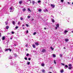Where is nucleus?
Instances as JSON below:
<instances>
[{"label": "nucleus", "mask_w": 73, "mask_h": 73, "mask_svg": "<svg viewBox=\"0 0 73 73\" xmlns=\"http://www.w3.org/2000/svg\"><path fill=\"white\" fill-rule=\"evenodd\" d=\"M11 33L12 34H14L15 33L13 31H12Z\"/></svg>", "instance_id": "34"}, {"label": "nucleus", "mask_w": 73, "mask_h": 73, "mask_svg": "<svg viewBox=\"0 0 73 73\" xmlns=\"http://www.w3.org/2000/svg\"><path fill=\"white\" fill-rule=\"evenodd\" d=\"M26 27H29V25L27 24H26Z\"/></svg>", "instance_id": "31"}, {"label": "nucleus", "mask_w": 73, "mask_h": 73, "mask_svg": "<svg viewBox=\"0 0 73 73\" xmlns=\"http://www.w3.org/2000/svg\"><path fill=\"white\" fill-rule=\"evenodd\" d=\"M55 29H57V27H55Z\"/></svg>", "instance_id": "49"}, {"label": "nucleus", "mask_w": 73, "mask_h": 73, "mask_svg": "<svg viewBox=\"0 0 73 73\" xmlns=\"http://www.w3.org/2000/svg\"><path fill=\"white\" fill-rule=\"evenodd\" d=\"M52 22H53V23H54V19H52Z\"/></svg>", "instance_id": "17"}, {"label": "nucleus", "mask_w": 73, "mask_h": 73, "mask_svg": "<svg viewBox=\"0 0 73 73\" xmlns=\"http://www.w3.org/2000/svg\"><path fill=\"white\" fill-rule=\"evenodd\" d=\"M29 55V54H26V56H28Z\"/></svg>", "instance_id": "36"}, {"label": "nucleus", "mask_w": 73, "mask_h": 73, "mask_svg": "<svg viewBox=\"0 0 73 73\" xmlns=\"http://www.w3.org/2000/svg\"><path fill=\"white\" fill-rule=\"evenodd\" d=\"M29 64H30V62H27V65H29Z\"/></svg>", "instance_id": "29"}, {"label": "nucleus", "mask_w": 73, "mask_h": 73, "mask_svg": "<svg viewBox=\"0 0 73 73\" xmlns=\"http://www.w3.org/2000/svg\"><path fill=\"white\" fill-rule=\"evenodd\" d=\"M12 23L13 25H15V21H13L12 22Z\"/></svg>", "instance_id": "21"}, {"label": "nucleus", "mask_w": 73, "mask_h": 73, "mask_svg": "<svg viewBox=\"0 0 73 73\" xmlns=\"http://www.w3.org/2000/svg\"><path fill=\"white\" fill-rule=\"evenodd\" d=\"M44 29H45V30H46V28H45Z\"/></svg>", "instance_id": "54"}, {"label": "nucleus", "mask_w": 73, "mask_h": 73, "mask_svg": "<svg viewBox=\"0 0 73 73\" xmlns=\"http://www.w3.org/2000/svg\"><path fill=\"white\" fill-rule=\"evenodd\" d=\"M33 46L34 48H36V46H35V44H33Z\"/></svg>", "instance_id": "8"}, {"label": "nucleus", "mask_w": 73, "mask_h": 73, "mask_svg": "<svg viewBox=\"0 0 73 73\" xmlns=\"http://www.w3.org/2000/svg\"><path fill=\"white\" fill-rule=\"evenodd\" d=\"M6 28L7 29H8L9 28V26H6Z\"/></svg>", "instance_id": "10"}, {"label": "nucleus", "mask_w": 73, "mask_h": 73, "mask_svg": "<svg viewBox=\"0 0 73 73\" xmlns=\"http://www.w3.org/2000/svg\"><path fill=\"white\" fill-rule=\"evenodd\" d=\"M19 24V23H18V24Z\"/></svg>", "instance_id": "63"}, {"label": "nucleus", "mask_w": 73, "mask_h": 73, "mask_svg": "<svg viewBox=\"0 0 73 73\" xmlns=\"http://www.w3.org/2000/svg\"><path fill=\"white\" fill-rule=\"evenodd\" d=\"M61 3H64V0H60Z\"/></svg>", "instance_id": "30"}, {"label": "nucleus", "mask_w": 73, "mask_h": 73, "mask_svg": "<svg viewBox=\"0 0 73 73\" xmlns=\"http://www.w3.org/2000/svg\"><path fill=\"white\" fill-rule=\"evenodd\" d=\"M61 64L62 65H65V64L63 63H62Z\"/></svg>", "instance_id": "48"}, {"label": "nucleus", "mask_w": 73, "mask_h": 73, "mask_svg": "<svg viewBox=\"0 0 73 73\" xmlns=\"http://www.w3.org/2000/svg\"><path fill=\"white\" fill-rule=\"evenodd\" d=\"M28 60H31V59L30 58H28Z\"/></svg>", "instance_id": "46"}, {"label": "nucleus", "mask_w": 73, "mask_h": 73, "mask_svg": "<svg viewBox=\"0 0 73 73\" xmlns=\"http://www.w3.org/2000/svg\"><path fill=\"white\" fill-rule=\"evenodd\" d=\"M62 54H60V57H62Z\"/></svg>", "instance_id": "39"}, {"label": "nucleus", "mask_w": 73, "mask_h": 73, "mask_svg": "<svg viewBox=\"0 0 73 73\" xmlns=\"http://www.w3.org/2000/svg\"><path fill=\"white\" fill-rule=\"evenodd\" d=\"M69 66L71 67L72 66V64H69Z\"/></svg>", "instance_id": "26"}, {"label": "nucleus", "mask_w": 73, "mask_h": 73, "mask_svg": "<svg viewBox=\"0 0 73 73\" xmlns=\"http://www.w3.org/2000/svg\"><path fill=\"white\" fill-rule=\"evenodd\" d=\"M18 28V27L17 26H16V27H15V29H17Z\"/></svg>", "instance_id": "42"}, {"label": "nucleus", "mask_w": 73, "mask_h": 73, "mask_svg": "<svg viewBox=\"0 0 73 73\" xmlns=\"http://www.w3.org/2000/svg\"><path fill=\"white\" fill-rule=\"evenodd\" d=\"M19 24V23H18V24Z\"/></svg>", "instance_id": "62"}, {"label": "nucleus", "mask_w": 73, "mask_h": 73, "mask_svg": "<svg viewBox=\"0 0 73 73\" xmlns=\"http://www.w3.org/2000/svg\"><path fill=\"white\" fill-rule=\"evenodd\" d=\"M35 44L36 45H38V43L37 42H35Z\"/></svg>", "instance_id": "12"}, {"label": "nucleus", "mask_w": 73, "mask_h": 73, "mask_svg": "<svg viewBox=\"0 0 73 73\" xmlns=\"http://www.w3.org/2000/svg\"><path fill=\"white\" fill-rule=\"evenodd\" d=\"M23 11H26V9H23Z\"/></svg>", "instance_id": "32"}, {"label": "nucleus", "mask_w": 73, "mask_h": 73, "mask_svg": "<svg viewBox=\"0 0 73 73\" xmlns=\"http://www.w3.org/2000/svg\"><path fill=\"white\" fill-rule=\"evenodd\" d=\"M1 40L0 39V41Z\"/></svg>", "instance_id": "64"}, {"label": "nucleus", "mask_w": 73, "mask_h": 73, "mask_svg": "<svg viewBox=\"0 0 73 73\" xmlns=\"http://www.w3.org/2000/svg\"><path fill=\"white\" fill-rule=\"evenodd\" d=\"M56 26L57 28L59 27V24H57L56 25Z\"/></svg>", "instance_id": "11"}, {"label": "nucleus", "mask_w": 73, "mask_h": 73, "mask_svg": "<svg viewBox=\"0 0 73 73\" xmlns=\"http://www.w3.org/2000/svg\"><path fill=\"white\" fill-rule=\"evenodd\" d=\"M35 2L34 1H33L32 4L33 5H34V4H35Z\"/></svg>", "instance_id": "9"}, {"label": "nucleus", "mask_w": 73, "mask_h": 73, "mask_svg": "<svg viewBox=\"0 0 73 73\" xmlns=\"http://www.w3.org/2000/svg\"><path fill=\"white\" fill-rule=\"evenodd\" d=\"M60 72L61 73H63V72H64V70H60Z\"/></svg>", "instance_id": "14"}, {"label": "nucleus", "mask_w": 73, "mask_h": 73, "mask_svg": "<svg viewBox=\"0 0 73 73\" xmlns=\"http://www.w3.org/2000/svg\"><path fill=\"white\" fill-rule=\"evenodd\" d=\"M36 34V33L35 32L34 33H33V35H35Z\"/></svg>", "instance_id": "35"}, {"label": "nucleus", "mask_w": 73, "mask_h": 73, "mask_svg": "<svg viewBox=\"0 0 73 73\" xmlns=\"http://www.w3.org/2000/svg\"><path fill=\"white\" fill-rule=\"evenodd\" d=\"M68 32V31H67L66 30L64 31V33H67V32Z\"/></svg>", "instance_id": "13"}, {"label": "nucleus", "mask_w": 73, "mask_h": 73, "mask_svg": "<svg viewBox=\"0 0 73 73\" xmlns=\"http://www.w3.org/2000/svg\"><path fill=\"white\" fill-rule=\"evenodd\" d=\"M29 1H30V3H31V0H29Z\"/></svg>", "instance_id": "53"}, {"label": "nucleus", "mask_w": 73, "mask_h": 73, "mask_svg": "<svg viewBox=\"0 0 73 73\" xmlns=\"http://www.w3.org/2000/svg\"><path fill=\"white\" fill-rule=\"evenodd\" d=\"M26 33H28V31L27 30L26 31Z\"/></svg>", "instance_id": "45"}, {"label": "nucleus", "mask_w": 73, "mask_h": 73, "mask_svg": "<svg viewBox=\"0 0 73 73\" xmlns=\"http://www.w3.org/2000/svg\"><path fill=\"white\" fill-rule=\"evenodd\" d=\"M72 67H69L68 68V69H70H70H72Z\"/></svg>", "instance_id": "41"}, {"label": "nucleus", "mask_w": 73, "mask_h": 73, "mask_svg": "<svg viewBox=\"0 0 73 73\" xmlns=\"http://www.w3.org/2000/svg\"><path fill=\"white\" fill-rule=\"evenodd\" d=\"M25 59L26 60H27V57H25Z\"/></svg>", "instance_id": "40"}, {"label": "nucleus", "mask_w": 73, "mask_h": 73, "mask_svg": "<svg viewBox=\"0 0 73 73\" xmlns=\"http://www.w3.org/2000/svg\"><path fill=\"white\" fill-rule=\"evenodd\" d=\"M50 48L52 50H54V48H53L51 46Z\"/></svg>", "instance_id": "7"}, {"label": "nucleus", "mask_w": 73, "mask_h": 73, "mask_svg": "<svg viewBox=\"0 0 73 73\" xmlns=\"http://www.w3.org/2000/svg\"><path fill=\"white\" fill-rule=\"evenodd\" d=\"M51 6L52 7V8H54L55 6L51 4Z\"/></svg>", "instance_id": "4"}, {"label": "nucleus", "mask_w": 73, "mask_h": 73, "mask_svg": "<svg viewBox=\"0 0 73 73\" xmlns=\"http://www.w3.org/2000/svg\"><path fill=\"white\" fill-rule=\"evenodd\" d=\"M20 20H23V18L22 17H21Z\"/></svg>", "instance_id": "18"}, {"label": "nucleus", "mask_w": 73, "mask_h": 73, "mask_svg": "<svg viewBox=\"0 0 73 73\" xmlns=\"http://www.w3.org/2000/svg\"><path fill=\"white\" fill-rule=\"evenodd\" d=\"M14 45L15 46H16V45H16V44H15Z\"/></svg>", "instance_id": "58"}, {"label": "nucleus", "mask_w": 73, "mask_h": 73, "mask_svg": "<svg viewBox=\"0 0 73 73\" xmlns=\"http://www.w3.org/2000/svg\"><path fill=\"white\" fill-rule=\"evenodd\" d=\"M41 66H44V63H42L41 64Z\"/></svg>", "instance_id": "20"}, {"label": "nucleus", "mask_w": 73, "mask_h": 73, "mask_svg": "<svg viewBox=\"0 0 73 73\" xmlns=\"http://www.w3.org/2000/svg\"><path fill=\"white\" fill-rule=\"evenodd\" d=\"M27 9H28V11H29V12H31V10H30V9H29V8H28Z\"/></svg>", "instance_id": "19"}, {"label": "nucleus", "mask_w": 73, "mask_h": 73, "mask_svg": "<svg viewBox=\"0 0 73 73\" xmlns=\"http://www.w3.org/2000/svg\"><path fill=\"white\" fill-rule=\"evenodd\" d=\"M23 29H25V28H24V27H23Z\"/></svg>", "instance_id": "57"}, {"label": "nucleus", "mask_w": 73, "mask_h": 73, "mask_svg": "<svg viewBox=\"0 0 73 73\" xmlns=\"http://www.w3.org/2000/svg\"><path fill=\"white\" fill-rule=\"evenodd\" d=\"M5 23L6 25H8V22H5Z\"/></svg>", "instance_id": "33"}, {"label": "nucleus", "mask_w": 73, "mask_h": 73, "mask_svg": "<svg viewBox=\"0 0 73 73\" xmlns=\"http://www.w3.org/2000/svg\"><path fill=\"white\" fill-rule=\"evenodd\" d=\"M9 50V51H10V52H11V51H12V50H11V49H10V48H7L5 50V52H7V51H8V50Z\"/></svg>", "instance_id": "2"}, {"label": "nucleus", "mask_w": 73, "mask_h": 73, "mask_svg": "<svg viewBox=\"0 0 73 73\" xmlns=\"http://www.w3.org/2000/svg\"><path fill=\"white\" fill-rule=\"evenodd\" d=\"M46 52V50L45 49H43L42 51V52L44 53V52Z\"/></svg>", "instance_id": "3"}, {"label": "nucleus", "mask_w": 73, "mask_h": 73, "mask_svg": "<svg viewBox=\"0 0 73 73\" xmlns=\"http://www.w3.org/2000/svg\"><path fill=\"white\" fill-rule=\"evenodd\" d=\"M10 12H13V11H14L15 9L13 8L10 7Z\"/></svg>", "instance_id": "1"}, {"label": "nucleus", "mask_w": 73, "mask_h": 73, "mask_svg": "<svg viewBox=\"0 0 73 73\" xmlns=\"http://www.w3.org/2000/svg\"><path fill=\"white\" fill-rule=\"evenodd\" d=\"M38 3H41V1L40 0H39L38 1Z\"/></svg>", "instance_id": "28"}, {"label": "nucleus", "mask_w": 73, "mask_h": 73, "mask_svg": "<svg viewBox=\"0 0 73 73\" xmlns=\"http://www.w3.org/2000/svg\"><path fill=\"white\" fill-rule=\"evenodd\" d=\"M0 37H1V34L0 33Z\"/></svg>", "instance_id": "44"}, {"label": "nucleus", "mask_w": 73, "mask_h": 73, "mask_svg": "<svg viewBox=\"0 0 73 73\" xmlns=\"http://www.w3.org/2000/svg\"><path fill=\"white\" fill-rule=\"evenodd\" d=\"M56 60H54V62L55 64H56Z\"/></svg>", "instance_id": "43"}, {"label": "nucleus", "mask_w": 73, "mask_h": 73, "mask_svg": "<svg viewBox=\"0 0 73 73\" xmlns=\"http://www.w3.org/2000/svg\"><path fill=\"white\" fill-rule=\"evenodd\" d=\"M5 36H4L2 37V40H5Z\"/></svg>", "instance_id": "6"}, {"label": "nucleus", "mask_w": 73, "mask_h": 73, "mask_svg": "<svg viewBox=\"0 0 73 73\" xmlns=\"http://www.w3.org/2000/svg\"><path fill=\"white\" fill-rule=\"evenodd\" d=\"M27 18H28V19H29V18H31V16H28L27 17Z\"/></svg>", "instance_id": "27"}, {"label": "nucleus", "mask_w": 73, "mask_h": 73, "mask_svg": "<svg viewBox=\"0 0 73 73\" xmlns=\"http://www.w3.org/2000/svg\"><path fill=\"white\" fill-rule=\"evenodd\" d=\"M19 3L20 4H21V3H22V1H19Z\"/></svg>", "instance_id": "23"}, {"label": "nucleus", "mask_w": 73, "mask_h": 73, "mask_svg": "<svg viewBox=\"0 0 73 73\" xmlns=\"http://www.w3.org/2000/svg\"><path fill=\"white\" fill-rule=\"evenodd\" d=\"M42 72H43V73H44V72H45V70H43Z\"/></svg>", "instance_id": "25"}, {"label": "nucleus", "mask_w": 73, "mask_h": 73, "mask_svg": "<svg viewBox=\"0 0 73 73\" xmlns=\"http://www.w3.org/2000/svg\"><path fill=\"white\" fill-rule=\"evenodd\" d=\"M65 41H66V42H67V41H68L69 40H68V39H65Z\"/></svg>", "instance_id": "15"}, {"label": "nucleus", "mask_w": 73, "mask_h": 73, "mask_svg": "<svg viewBox=\"0 0 73 73\" xmlns=\"http://www.w3.org/2000/svg\"><path fill=\"white\" fill-rule=\"evenodd\" d=\"M49 73H52V72H50Z\"/></svg>", "instance_id": "59"}, {"label": "nucleus", "mask_w": 73, "mask_h": 73, "mask_svg": "<svg viewBox=\"0 0 73 73\" xmlns=\"http://www.w3.org/2000/svg\"><path fill=\"white\" fill-rule=\"evenodd\" d=\"M2 52V49H1V48H0V52Z\"/></svg>", "instance_id": "22"}, {"label": "nucleus", "mask_w": 73, "mask_h": 73, "mask_svg": "<svg viewBox=\"0 0 73 73\" xmlns=\"http://www.w3.org/2000/svg\"><path fill=\"white\" fill-rule=\"evenodd\" d=\"M72 33H73V31H72Z\"/></svg>", "instance_id": "61"}, {"label": "nucleus", "mask_w": 73, "mask_h": 73, "mask_svg": "<svg viewBox=\"0 0 73 73\" xmlns=\"http://www.w3.org/2000/svg\"><path fill=\"white\" fill-rule=\"evenodd\" d=\"M53 57H56V55L54 54H53L52 55Z\"/></svg>", "instance_id": "16"}, {"label": "nucleus", "mask_w": 73, "mask_h": 73, "mask_svg": "<svg viewBox=\"0 0 73 73\" xmlns=\"http://www.w3.org/2000/svg\"><path fill=\"white\" fill-rule=\"evenodd\" d=\"M12 56H10V57H9V58L10 59H12Z\"/></svg>", "instance_id": "37"}, {"label": "nucleus", "mask_w": 73, "mask_h": 73, "mask_svg": "<svg viewBox=\"0 0 73 73\" xmlns=\"http://www.w3.org/2000/svg\"><path fill=\"white\" fill-rule=\"evenodd\" d=\"M38 11H39V12H41V9H40L38 10Z\"/></svg>", "instance_id": "24"}, {"label": "nucleus", "mask_w": 73, "mask_h": 73, "mask_svg": "<svg viewBox=\"0 0 73 73\" xmlns=\"http://www.w3.org/2000/svg\"><path fill=\"white\" fill-rule=\"evenodd\" d=\"M63 48L64 49H66V48H65V47H64Z\"/></svg>", "instance_id": "52"}, {"label": "nucleus", "mask_w": 73, "mask_h": 73, "mask_svg": "<svg viewBox=\"0 0 73 73\" xmlns=\"http://www.w3.org/2000/svg\"><path fill=\"white\" fill-rule=\"evenodd\" d=\"M68 4H70V3H69V2H68Z\"/></svg>", "instance_id": "60"}, {"label": "nucleus", "mask_w": 73, "mask_h": 73, "mask_svg": "<svg viewBox=\"0 0 73 73\" xmlns=\"http://www.w3.org/2000/svg\"><path fill=\"white\" fill-rule=\"evenodd\" d=\"M11 65H13V64L12 63H11Z\"/></svg>", "instance_id": "51"}, {"label": "nucleus", "mask_w": 73, "mask_h": 73, "mask_svg": "<svg viewBox=\"0 0 73 73\" xmlns=\"http://www.w3.org/2000/svg\"><path fill=\"white\" fill-rule=\"evenodd\" d=\"M33 20H34L33 19H32L31 20V21H33Z\"/></svg>", "instance_id": "56"}, {"label": "nucleus", "mask_w": 73, "mask_h": 73, "mask_svg": "<svg viewBox=\"0 0 73 73\" xmlns=\"http://www.w3.org/2000/svg\"><path fill=\"white\" fill-rule=\"evenodd\" d=\"M24 24H23V25H22V27H24Z\"/></svg>", "instance_id": "55"}, {"label": "nucleus", "mask_w": 73, "mask_h": 73, "mask_svg": "<svg viewBox=\"0 0 73 73\" xmlns=\"http://www.w3.org/2000/svg\"><path fill=\"white\" fill-rule=\"evenodd\" d=\"M45 11H46V12H48V11L47 9H46L45 11H44V12H45Z\"/></svg>", "instance_id": "38"}, {"label": "nucleus", "mask_w": 73, "mask_h": 73, "mask_svg": "<svg viewBox=\"0 0 73 73\" xmlns=\"http://www.w3.org/2000/svg\"><path fill=\"white\" fill-rule=\"evenodd\" d=\"M11 35V34H10V33H7V35Z\"/></svg>", "instance_id": "47"}, {"label": "nucleus", "mask_w": 73, "mask_h": 73, "mask_svg": "<svg viewBox=\"0 0 73 73\" xmlns=\"http://www.w3.org/2000/svg\"><path fill=\"white\" fill-rule=\"evenodd\" d=\"M65 69H66L67 68H68V65H66L65 66Z\"/></svg>", "instance_id": "5"}, {"label": "nucleus", "mask_w": 73, "mask_h": 73, "mask_svg": "<svg viewBox=\"0 0 73 73\" xmlns=\"http://www.w3.org/2000/svg\"><path fill=\"white\" fill-rule=\"evenodd\" d=\"M25 46H26V47H27L28 46V44H26L25 45Z\"/></svg>", "instance_id": "50"}]
</instances>
